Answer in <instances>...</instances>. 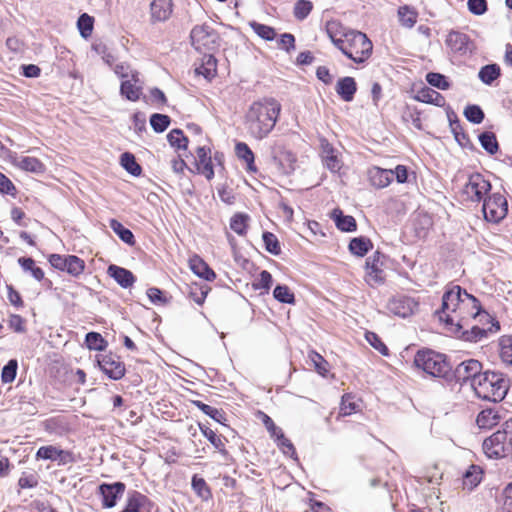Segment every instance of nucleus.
<instances>
[{
  "mask_svg": "<svg viewBox=\"0 0 512 512\" xmlns=\"http://www.w3.org/2000/svg\"><path fill=\"white\" fill-rule=\"evenodd\" d=\"M436 313L439 320L444 322L445 328L452 326V324H461L477 318H479V322L494 320L482 308L480 301L459 285H454L444 292L441 309Z\"/></svg>",
  "mask_w": 512,
  "mask_h": 512,
  "instance_id": "nucleus-1",
  "label": "nucleus"
},
{
  "mask_svg": "<svg viewBox=\"0 0 512 512\" xmlns=\"http://www.w3.org/2000/svg\"><path fill=\"white\" fill-rule=\"evenodd\" d=\"M282 106L273 97L254 101L245 114L244 124L248 134L256 140L266 138L274 129Z\"/></svg>",
  "mask_w": 512,
  "mask_h": 512,
  "instance_id": "nucleus-2",
  "label": "nucleus"
},
{
  "mask_svg": "<svg viewBox=\"0 0 512 512\" xmlns=\"http://www.w3.org/2000/svg\"><path fill=\"white\" fill-rule=\"evenodd\" d=\"M475 381L473 390L477 397L494 403L502 401L510 389V379L499 371H484Z\"/></svg>",
  "mask_w": 512,
  "mask_h": 512,
  "instance_id": "nucleus-3",
  "label": "nucleus"
},
{
  "mask_svg": "<svg viewBox=\"0 0 512 512\" xmlns=\"http://www.w3.org/2000/svg\"><path fill=\"white\" fill-rule=\"evenodd\" d=\"M414 364L432 377L450 381L451 365L446 355L431 349L419 350L414 357Z\"/></svg>",
  "mask_w": 512,
  "mask_h": 512,
  "instance_id": "nucleus-4",
  "label": "nucleus"
},
{
  "mask_svg": "<svg viewBox=\"0 0 512 512\" xmlns=\"http://www.w3.org/2000/svg\"><path fill=\"white\" fill-rule=\"evenodd\" d=\"M337 49L354 63L362 64L371 56L373 44L365 33L353 30L349 32L346 42Z\"/></svg>",
  "mask_w": 512,
  "mask_h": 512,
  "instance_id": "nucleus-5",
  "label": "nucleus"
},
{
  "mask_svg": "<svg viewBox=\"0 0 512 512\" xmlns=\"http://www.w3.org/2000/svg\"><path fill=\"white\" fill-rule=\"evenodd\" d=\"M491 322L492 325L488 328L479 327L477 324H470L469 321L461 324H452V326H448L446 329L455 337L463 341L476 343L481 341L483 338H486L488 333L493 331V327L495 328V331L500 330L498 321H495L494 319Z\"/></svg>",
  "mask_w": 512,
  "mask_h": 512,
  "instance_id": "nucleus-6",
  "label": "nucleus"
},
{
  "mask_svg": "<svg viewBox=\"0 0 512 512\" xmlns=\"http://www.w3.org/2000/svg\"><path fill=\"white\" fill-rule=\"evenodd\" d=\"M491 190V183L481 173H473L468 176L461 194L464 200L481 202Z\"/></svg>",
  "mask_w": 512,
  "mask_h": 512,
  "instance_id": "nucleus-7",
  "label": "nucleus"
},
{
  "mask_svg": "<svg viewBox=\"0 0 512 512\" xmlns=\"http://www.w3.org/2000/svg\"><path fill=\"white\" fill-rule=\"evenodd\" d=\"M482 363L476 359H467L459 363L456 368L453 370L451 368L450 380L454 379L456 383L460 385H464L466 383H470L472 389L475 386V379H478V376H481L482 371Z\"/></svg>",
  "mask_w": 512,
  "mask_h": 512,
  "instance_id": "nucleus-8",
  "label": "nucleus"
},
{
  "mask_svg": "<svg viewBox=\"0 0 512 512\" xmlns=\"http://www.w3.org/2000/svg\"><path fill=\"white\" fill-rule=\"evenodd\" d=\"M482 201V212L486 221L499 223L507 215L508 203L502 194L494 193L486 196Z\"/></svg>",
  "mask_w": 512,
  "mask_h": 512,
  "instance_id": "nucleus-9",
  "label": "nucleus"
},
{
  "mask_svg": "<svg viewBox=\"0 0 512 512\" xmlns=\"http://www.w3.org/2000/svg\"><path fill=\"white\" fill-rule=\"evenodd\" d=\"M272 162L278 167L283 174L289 175L295 170L296 156L286 149V147L278 141L270 146L269 152Z\"/></svg>",
  "mask_w": 512,
  "mask_h": 512,
  "instance_id": "nucleus-10",
  "label": "nucleus"
},
{
  "mask_svg": "<svg viewBox=\"0 0 512 512\" xmlns=\"http://www.w3.org/2000/svg\"><path fill=\"white\" fill-rule=\"evenodd\" d=\"M191 44L198 50H213L217 45L218 35L209 25H197L190 33Z\"/></svg>",
  "mask_w": 512,
  "mask_h": 512,
  "instance_id": "nucleus-11",
  "label": "nucleus"
},
{
  "mask_svg": "<svg viewBox=\"0 0 512 512\" xmlns=\"http://www.w3.org/2000/svg\"><path fill=\"white\" fill-rule=\"evenodd\" d=\"M507 438L505 433L500 430L493 433L491 436L483 441V451L489 459H502L505 458L510 448L506 445Z\"/></svg>",
  "mask_w": 512,
  "mask_h": 512,
  "instance_id": "nucleus-12",
  "label": "nucleus"
},
{
  "mask_svg": "<svg viewBox=\"0 0 512 512\" xmlns=\"http://www.w3.org/2000/svg\"><path fill=\"white\" fill-rule=\"evenodd\" d=\"M96 362L101 371L112 380H119L125 375V364L117 355L112 353L97 355Z\"/></svg>",
  "mask_w": 512,
  "mask_h": 512,
  "instance_id": "nucleus-13",
  "label": "nucleus"
},
{
  "mask_svg": "<svg viewBox=\"0 0 512 512\" xmlns=\"http://www.w3.org/2000/svg\"><path fill=\"white\" fill-rule=\"evenodd\" d=\"M126 489L124 482L117 481L113 483L103 482L98 486V493L101 496V503L104 509H111L117 505Z\"/></svg>",
  "mask_w": 512,
  "mask_h": 512,
  "instance_id": "nucleus-14",
  "label": "nucleus"
},
{
  "mask_svg": "<svg viewBox=\"0 0 512 512\" xmlns=\"http://www.w3.org/2000/svg\"><path fill=\"white\" fill-rule=\"evenodd\" d=\"M41 427L50 436L63 437L77 431L78 425L70 418H46Z\"/></svg>",
  "mask_w": 512,
  "mask_h": 512,
  "instance_id": "nucleus-15",
  "label": "nucleus"
},
{
  "mask_svg": "<svg viewBox=\"0 0 512 512\" xmlns=\"http://www.w3.org/2000/svg\"><path fill=\"white\" fill-rule=\"evenodd\" d=\"M446 46L459 55L471 54L474 50V43L470 37L460 31L451 30L445 39Z\"/></svg>",
  "mask_w": 512,
  "mask_h": 512,
  "instance_id": "nucleus-16",
  "label": "nucleus"
},
{
  "mask_svg": "<svg viewBox=\"0 0 512 512\" xmlns=\"http://www.w3.org/2000/svg\"><path fill=\"white\" fill-rule=\"evenodd\" d=\"M152 501L143 493L131 490L127 494L125 505L119 512H150Z\"/></svg>",
  "mask_w": 512,
  "mask_h": 512,
  "instance_id": "nucleus-17",
  "label": "nucleus"
},
{
  "mask_svg": "<svg viewBox=\"0 0 512 512\" xmlns=\"http://www.w3.org/2000/svg\"><path fill=\"white\" fill-rule=\"evenodd\" d=\"M353 30L335 19L329 20L325 24L326 34L336 48L340 47L343 42H346L349 32Z\"/></svg>",
  "mask_w": 512,
  "mask_h": 512,
  "instance_id": "nucleus-18",
  "label": "nucleus"
},
{
  "mask_svg": "<svg viewBox=\"0 0 512 512\" xmlns=\"http://www.w3.org/2000/svg\"><path fill=\"white\" fill-rule=\"evenodd\" d=\"M321 157L324 166L332 173H337L342 167V161L337 150L326 139L321 140Z\"/></svg>",
  "mask_w": 512,
  "mask_h": 512,
  "instance_id": "nucleus-19",
  "label": "nucleus"
},
{
  "mask_svg": "<svg viewBox=\"0 0 512 512\" xmlns=\"http://www.w3.org/2000/svg\"><path fill=\"white\" fill-rule=\"evenodd\" d=\"M120 94L132 102L139 100L142 94V82L139 79V72H133L131 78L122 80Z\"/></svg>",
  "mask_w": 512,
  "mask_h": 512,
  "instance_id": "nucleus-20",
  "label": "nucleus"
},
{
  "mask_svg": "<svg viewBox=\"0 0 512 512\" xmlns=\"http://www.w3.org/2000/svg\"><path fill=\"white\" fill-rule=\"evenodd\" d=\"M196 167L199 173L203 174L207 180L213 179L215 173L211 158V149L206 146H200L196 151Z\"/></svg>",
  "mask_w": 512,
  "mask_h": 512,
  "instance_id": "nucleus-21",
  "label": "nucleus"
},
{
  "mask_svg": "<svg viewBox=\"0 0 512 512\" xmlns=\"http://www.w3.org/2000/svg\"><path fill=\"white\" fill-rule=\"evenodd\" d=\"M107 274L124 289L130 288L136 281L135 276L130 270L115 264L108 266Z\"/></svg>",
  "mask_w": 512,
  "mask_h": 512,
  "instance_id": "nucleus-22",
  "label": "nucleus"
},
{
  "mask_svg": "<svg viewBox=\"0 0 512 512\" xmlns=\"http://www.w3.org/2000/svg\"><path fill=\"white\" fill-rule=\"evenodd\" d=\"M172 11V0H153L150 4L152 22H164L168 20Z\"/></svg>",
  "mask_w": 512,
  "mask_h": 512,
  "instance_id": "nucleus-23",
  "label": "nucleus"
},
{
  "mask_svg": "<svg viewBox=\"0 0 512 512\" xmlns=\"http://www.w3.org/2000/svg\"><path fill=\"white\" fill-rule=\"evenodd\" d=\"M416 305V302L410 297L401 296L390 301L388 307L391 313L406 318L413 313Z\"/></svg>",
  "mask_w": 512,
  "mask_h": 512,
  "instance_id": "nucleus-24",
  "label": "nucleus"
},
{
  "mask_svg": "<svg viewBox=\"0 0 512 512\" xmlns=\"http://www.w3.org/2000/svg\"><path fill=\"white\" fill-rule=\"evenodd\" d=\"M335 91L343 101L351 102L357 92L356 80L350 76L339 78L335 86Z\"/></svg>",
  "mask_w": 512,
  "mask_h": 512,
  "instance_id": "nucleus-25",
  "label": "nucleus"
},
{
  "mask_svg": "<svg viewBox=\"0 0 512 512\" xmlns=\"http://www.w3.org/2000/svg\"><path fill=\"white\" fill-rule=\"evenodd\" d=\"M363 402L355 394L346 393L342 396L338 416H351L362 412Z\"/></svg>",
  "mask_w": 512,
  "mask_h": 512,
  "instance_id": "nucleus-26",
  "label": "nucleus"
},
{
  "mask_svg": "<svg viewBox=\"0 0 512 512\" xmlns=\"http://www.w3.org/2000/svg\"><path fill=\"white\" fill-rule=\"evenodd\" d=\"M189 266L194 274L206 281H212L216 278L215 272L198 255H194L190 258Z\"/></svg>",
  "mask_w": 512,
  "mask_h": 512,
  "instance_id": "nucleus-27",
  "label": "nucleus"
},
{
  "mask_svg": "<svg viewBox=\"0 0 512 512\" xmlns=\"http://www.w3.org/2000/svg\"><path fill=\"white\" fill-rule=\"evenodd\" d=\"M414 99L416 101L432 104L438 107H444L446 104L445 97L430 87L421 88L414 96Z\"/></svg>",
  "mask_w": 512,
  "mask_h": 512,
  "instance_id": "nucleus-28",
  "label": "nucleus"
},
{
  "mask_svg": "<svg viewBox=\"0 0 512 512\" xmlns=\"http://www.w3.org/2000/svg\"><path fill=\"white\" fill-rule=\"evenodd\" d=\"M370 182L376 188L387 187L394 178L393 170L374 167L369 172Z\"/></svg>",
  "mask_w": 512,
  "mask_h": 512,
  "instance_id": "nucleus-29",
  "label": "nucleus"
},
{
  "mask_svg": "<svg viewBox=\"0 0 512 512\" xmlns=\"http://www.w3.org/2000/svg\"><path fill=\"white\" fill-rule=\"evenodd\" d=\"M331 217L336 227L343 232H354L357 229L356 220L351 215H344L343 211L336 208L332 211Z\"/></svg>",
  "mask_w": 512,
  "mask_h": 512,
  "instance_id": "nucleus-30",
  "label": "nucleus"
},
{
  "mask_svg": "<svg viewBox=\"0 0 512 512\" xmlns=\"http://www.w3.org/2000/svg\"><path fill=\"white\" fill-rule=\"evenodd\" d=\"M235 153L240 160L246 163L248 172L256 173L258 171L255 165L254 153L245 142L236 143Z\"/></svg>",
  "mask_w": 512,
  "mask_h": 512,
  "instance_id": "nucleus-31",
  "label": "nucleus"
},
{
  "mask_svg": "<svg viewBox=\"0 0 512 512\" xmlns=\"http://www.w3.org/2000/svg\"><path fill=\"white\" fill-rule=\"evenodd\" d=\"M217 72V60L212 54H204L202 63L196 67L195 73L202 75L205 79L211 80Z\"/></svg>",
  "mask_w": 512,
  "mask_h": 512,
  "instance_id": "nucleus-32",
  "label": "nucleus"
},
{
  "mask_svg": "<svg viewBox=\"0 0 512 512\" xmlns=\"http://www.w3.org/2000/svg\"><path fill=\"white\" fill-rule=\"evenodd\" d=\"M372 248V241L365 236L355 237L349 243V251L358 257H364Z\"/></svg>",
  "mask_w": 512,
  "mask_h": 512,
  "instance_id": "nucleus-33",
  "label": "nucleus"
},
{
  "mask_svg": "<svg viewBox=\"0 0 512 512\" xmlns=\"http://www.w3.org/2000/svg\"><path fill=\"white\" fill-rule=\"evenodd\" d=\"M483 470L478 465H470L463 474V486L473 490L482 481Z\"/></svg>",
  "mask_w": 512,
  "mask_h": 512,
  "instance_id": "nucleus-34",
  "label": "nucleus"
},
{
  "mask_svg": "<svg viewBox=\"0 0 512 512\" xmlns=\"http://www.w3.org/2000/svg\"><path fill=\"white\" fill-rule=\"evenodd\" d=\"M501 76L500 66L496 63L487 64L480 68L478 72L479 79L486 85H492L493 82Z\"/></svg>",
  "mask_w": 512,
  "mask_h": 512,
  "instance_id": "nucleus-35",
  "label": "nucleus"
},
{
  "mask_svg": "<svg viewBox=\"0 0 512 512\" xmlns=\"http://www.w3.org/2000/svg\"><path fill=\"white\" fill-rule=\"evenodd\" d=\"M109 227L124 243L130 246H133L135 244V237L132 231L124 227L123 224L118 220L110 219Z\"/></svg>",
  "mask_w": 512,
  "mask_h": 512,
  "instance_id": "nucleus-36",
  "label": "nucleus"
},
{
  "mask_svg": "<svg viewBox=\"0 0 512 512\" xmlns=\"http://www.w3.org/2000/svg\"><path fill=\"white\" fill-rule=\"evenodd\" d=\"M398 17L400 24L405 28H412L417 22L418 13L416 10L408 5H403L398 8Z\"/></svg>",
  "mask_w": 512,
  "mask_h": 512,
  "instance_id": "nucleus-37",
  "label": "nucleus"
},
{
  "mask_svg": "<svg viewBox=\"0 0 512 512\" xmlns=\"http://www.w3.org/2000/svg\"><path fill=\"white\" fill-rule=\"evenodd\" d=\"M481 147L490 155H494L499 150V144L496 135L491 131H484L478 136Z\"/></svg>",
  "mask_w": 512,
  "mask_h": 512,
  "instance_id": "nucleus-38",
  "label": "nucleus"
},
{
  "mask_svg": "<svg viewBox=\"0 0 512 512\" xmlns=\"http://www.w3.org/2000/svg\"><path fill=\"white\" fill-rule=\"evenodd\" d=\"M191 487L195 494L202 500L207 501L212 497L211 489L203 477L194 474L191 478Z\"/></svg>",
  "mask_w": 512,
  "mask_h": 512,
  "instance_id": "nucleus-39",
  "label": "nucleus"
},
{
  "mask_svg": "<svg viewBox=\"0 0 512 512\" xmlns=\"http://www.w3.org/2000/svg\"><path fill=\"white\" fill-rule=\"evenodd\" d=\"M121 166L132 176L138 177L142 173L141 166L137 163L135 156L130 152H124L120 157Z\"/></svg>",
  "mask_w": 512,
  "mask_h": 512,
  "instance_id": "nucleus-40",
  "label": "nucleus"
},
{
  "mask_svg": "<svg viewBox=\"0 0 512 512\" xmlns=\"http://www.w3.org/2000/svg\"><path fill=\"white\" fill-rule=\"evenodd\" d=\"M381 257H384L383 254L376 251L366 259V268L370 270V274L374 273V278L377 282L383 281V278L380 276L383 272L381 269L383 265V262L380 261Z\"/></svg>",
  "mask_w": 512,
  "mask_h": 512,
  "instance_id": "nucleus-41",
  "label": "nucleus"
},
{
  "mask_svg": "<svg viewBox=\"0 0 512 512\" xmlns=\"http://www.w3.org/2000/svg\"><path fill=\"white\" fill-rule=\"evenodd\" d=\"M85 269V261L75 255H67L64 271L71 276L78 277Z\"/></svg>",
  "mask_w": 512,
  "mask_h": 512,
  "instance_id": "nucleus-42",
  "label": "nucleus"
},
{
  "mask_svg": "<svg viewBox=\"0 0 512 512\" xmlns=\"http://www.w3.org/2000/svg\"><path fill=\"white\" fill-rule=\"evenodd\" d=\"M18 166L25 171L42 173L45 170L43 163L36 157L23 156L19 159Z\"/></svg>",
  "mask_w": 512,
  "mask_h": 512,
  "instance_id": "nucleus-43",
  "label": "nucleus"
},
{
  "mask_svg": "<svg viewBox=\"0 0 512 512\" xmlns=\"http://www.w3.org/2000/svg\"><path fill=\"white\" fill-rule=\"evenodd\" d=\"M308 358L312 362L316 372L322 377H326L329 372V363L327 360L315 350L309 351Z\"/></svg>",
  "mask_w": 512,
  "mask_h": 512,
  "instance_id": "nucleus-44",
  "label": "nucleus"
},
{
  "mask_svg": "<svg viewBox=\"0 0 512 512\" xmlns=\"http://www.w3.org/2000/svg\"><path fill=\"white\" fill-rule=\"evenodd\" d=\"M249 216L244 213H236L230 219V228L235 233L243 236L247 233Z\"/></svg>",
  "mask_w": 512,
  "mask_h": 512,
  "instance_id": "nucleus-45",
  "label": "nucleus"
},
{
  "mask_svg": "<svg viewBox=\"0 0 512 512\" xmlns=\"http://www.w3.org/2000/svg\"><path fill=\"white\" fill-rule=\"evenodd\" d=\"M202 434L207 438L211 445L221 453H226L225 445L222 439L209 427L202 423H198Z\"/></svg>",
  "mask_w": 512,
  "mask_h": 512,
  "instance_id": "nucleus-46",
  "label": "nucleus"
},
{
  "mask_svg": "<svg viewBox=\"0 0 512 512\" xmlns=\"http://www.w3.org/2000/svg\"><path fill=\"white\" fill-rule=\"evenodd\" d=\"M249 25L255 34L266 41H273L276 37V31L271 26L256 21L250 22Z\"/></svg>",
  "mask_w": 512,
  "mask_h": 512,
  "instance_id": "nucleus-47",
  "label": "nucleus"
},
{
  "mask_svg": "<svg viewBox=\"0 0 512 512\" xmlns=\"http://www.w3.org/2000/svg\"><path fill=\"white\" fill-rule=\"evenodd\" d=\"M167 141L172 147L177 149H186L188 146V138L184 135L181 129H172L167 134Z\"/></svg>",
  "mask_w": 512,
  "mask_h": 512,
  "instance_id": "nucleus-48",
  "label": "nucleus"
},
{
  "mask_svg": "<svg viewBox=\"0 0 512 512\" xmlns=\"http://www.w3.org/2000/svg\"><path fill=\"white\" fill-rule=\"evenodd\" d=\"M313 10V3L309 0H297L294 4L293 15L296 20H305Z\"/></svg>",
  "mask_w": 512,
  "mask_h": 512,
  "instance_id": "nucleus-49",
  "label": "nucleus"
},
{
  "mask_svg": "<svg viewBox=\"0 0 512 512\" xmlns=\"http://www.w3.org/2000/svg\"><path fill=\"white\" fill-rule=\"evenodd\" d=\"M425 79L430 86L440 90H448L451 87L448 78L445 75L438 72L427 73Z\"/></svg>",
  "mask_w": 512,
  "mask_h": 512,
  "instance_id": "nucleus-50",
  "label": "nucleus"
},
{
  "mask_svg": "<svg viewBox=\"0 0 512 512\" xmlns=\"http://www.w3.org/2000/svg\"><path fill=\"white\" fill-rule=\"evenodd\" d=\"M85 343L90 350L103 351L107 347V341L98 332H89L86 334Z\"/></svg>",
  "mask_w": 512,
  "mask_h": 512,
  "instance_id": "nucleus-51",
  "label": "nucleus"
},
{
  "mask_svg": "<svg viewBox=\"0 0 512 512\" xmlns=\"http://www.w3.org/2000/svg\"><path fill=\"white\" fill-rule=\"evenodd\" d=\"M463 114L465 118L473 124H480L485 118L482 108L476 104L467 105Z\"/></svg>",
  "mask_w": 512,
  "mask_h": 512,
  "instance_id": "nucleus-52",
  "label": "nucleus"
},
{
  "mask_svg": "<svg viewBox=\"0 0 512 512\" xmlns=\"http://www.w3.org/2000/svg\"><path fill=\"white\" fill-rule=\"evenodd\" d=\"M170 123L171 118L166 114L154 113L150 117V125L156 133L164 132Z\"/></svg>",
  "mask_w": 512,
  "mask_h": 512,
  "instance_id": "nucleus-53",
  "label": "nucleus"
},
{
  "mask_svg": "<svg viewBox=\"0 0 512 512\" xmlns=\"http://www.w3.org/2000/svg\"><path fill=\"white\" fill-rule=\"evenodd\" d=\"M274 298L280 303L293 304L295 296L287 285L278 284L273 291Z\"/></svg>",
  "mask_w": 512,
  "mask_h": 512,
  "instance_id": "nucleus-54",
  "label": "nucleus"
},
{
  "mask_svg": "<svg viewBox=\"0 0 512 512\" xmlns=\"http://www.w3.org/2000/svg\"><path fill=\"white\" fill-rule=\"evenodd\" d=\"M18 362L16 359H10L2 368L1 381L4 384L12 383L17 375Z\"/></svg>",
  "mask_w": 512,
  "mask_h": 512,
  "instance_id": "nucleus-55",
  "label": "nucleus"
},
{
  "mask_svg": "<svg viewBox=\"0 0 512 512\" xmlns=\"http://www.w3.org/2000/svg\"><path fill=\"white\" fill-rule=\"evenodd\" d=\"M262 239L267 252L272 255H279L281 253L280 243L273 233L265 231L262 234Z\"/></svg>",
  "mask_w": 512,
  "mask_h": 512,
  "instance_id": "nucleus-56",
  "label": "nucleus"
},
{
  "mask_svg": "<svg viewBox=\"0 0 512 512\" xmlns=\"http://www.w3.org/2000/svg\"><path fill=\"white\" fill-rule=\"evenodd\" d=\"M94 19L86 13L79 16L77 21V27L79 33L83 38H88L93 30Z\"/></svg>",
  "mask_w": 512,
  "mask_h": 512,
  "instance_id": "nucleus-57",
  "label": "nucleus"
},
{
  "mask_svg": "<svg viewBox=\"0 0 512 512\" xmlns=\"http://www.w3.org/2000/svg\"><path fill=\"white\" fill-rule=\"evenodd\" d=\"M262 420L270 437L274 440L276 445L286 438L283 430L275 424L273 418H262Z\"/></svg>",
  "mask_w": 512,
  "mask_h": 512,
  "instance_id": "nucleus-58",
  "label": "nucleus"
},
{
  "mask_svg": "<svg viewBox=\"0 0 512 512\" xmlns=\"http://www.w3.org/2000/svg\"><path fill=\"white\" fill-rule=\"evenodd\" d=\"M59 448L54 445H46L38 448L35 454L37 460L57 461Z\"/></svg>",
  "mask_w": 512,
  "mask_h": 512,
  "instance_id": "nucleus-59",
  "label": "nucleus"
},
{
  "mask_svg": "<svg viewBox=\"0 0 512 512\" xmlns=\"http://www.w3.org/2000/svg\"><path fill=\"white\" fill-rule=\"evenodd\" d=\"M500 356L503 362L512 365V336H504L500 341Z\"/></svg>",
  "mask_w": 512,
  "mask_h": 512,
  "instance_id": "nucleus-60",
  "label": "nucleus"
},
{
  "mask_svg": "<svg viewBox=\"0 0 512 512\" xmlns=\"http://www.w3.org/2000/svg\"><path fill=\"white\" fill-rule=\"evenodd\" d=\"M500 499L502 503L497 512H512V482L504 487Z\"/></svg>",
  "mask_w": 512,
  "mask_h": 512,
  "instance_id": "nucleus-61",
  "label": "nucleus"
},
{
  "mask_svg": "<svg viewBox=\"0 0 512 512\" xmlns=\"http://www.w3.org/2000/svg\"><path fill=\"white\" fill-rule=\"evenodd\" d=\"M365 338L367 342L376 349L383 356H387L389 354V349L382 342L381 338L374 332L367 331L365 333Z\"/></svg>",
  "mask_w": 512,
  "mask_h": 512,
  "instance_id": "nucleus-62",
  "label": "nucleus"
},
{
  "mask_svg": "<svg viewBox=\"0 0 512 512\" xmlns=\"http://www.w3.org/2000/svg\"><path fill=\"white\" fill-rule=\"evenodd\" d=\"M273 283L272 275L267 270H262L259 274L258 279L253 283V288L255 290H264L268 292Z\"/></svg>",
  "mask_w": 512,
  "mask_h": 512,
  "instance_id": "nucleus-63",
  "label": "nucleus"
},
{
  "mask_svg": "<svg viewBox=\"0 0 512 512\" xmlns=\"http://www.w3.org/2000/svg\"><path fill=\"white\" fill-rule=\"evenodd\" d=\"M451 132L454 135L455 140L460 144L464 145L465 142L469 141L468 135L465 133L460 120L451 121Z\"/></svg>",
  "mask_w": 512,
  "mask_h": 512,
  "instance_id": "nucleus-64",
  "label": "nucleus"
}]
</instances>
